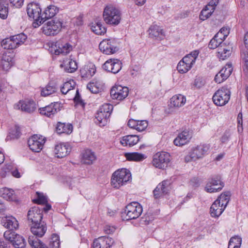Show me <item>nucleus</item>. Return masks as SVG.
I'll use <instances>...</instances> for the list:
<instances>
[{"instance_id":"9b49d317","label":"nucleus","mask_w":248,"mask_h":248,"mask_svg":"<svg viewBox=\"0 0 248 248\" xmlns=\"http://www.w3.org/2000/svg\"><path fill=\"white\" fill-rule=\"evenodd\" d=\"M224 186V184L221 181V176L217 175L213 176L208 179L205 189L207 192H216L220 191Z\"/></svg>"},{"instance_id":"6ab92c4d","label":"nucleus","mask_w":248,"mask_h":248,"mask_svg":"<svg viewBox=\"0 0 248 248\" xmlns=\"http://www.w3.org/2000/svg\"><path fill=\"white\" fill-rule=\"evenodd\" d=\"M232 71V64L227 63L216 75L215 81L217 83H220L226 80L231 74Z\"/></svg>"},{"instance_id":"f257e3e1","label":"nucleus","mask_w":248,"mask_h":248,"mask_svg":"<svg viewBox=\"0 0 248 248\" xmlns=\"http://www.w3.org/2000/svg\"><path fill=\"white\" fill-rule=\"evenodd\" d=\"M210 148V145L207 144H201L192 148L185 157V162L195 161L202 158L208 154Z\"/></svg>"},{"instance_id":"a18cd8bd","label":"nucleus","mask_w":248,"mask_h":248,"mask_svg":"<svg viewBox=\"0 0 248 248\" xmlns=\"http://www.w3.org/2000/svg\"><path fill=\"white\" fill-rule=\"evenodd\" d=\"M75 82L73 80H70L65 82L61 88V91L63 94H66L69 91L75 88Z\"/></svg>"},{"instance_id":"de8ad7c7","label":"nucleus","mask_w":248,"mask_h":248,"mask_svg":"<svg viewBox=\"0 0 248 248\" xmlns=\"http://www.w3.org/2000/svg\"><path fill=\"white\" fill-rule=\"evenodd\" d=\"M214 11L209 9L208 8H206L205 6L201 12L200 14V19L201 20L204 21L208 19L213 13Z\"/></svg>"},{"instance_id":"774afa93","label":"nucleus","mask_w":248,"mask_h":248,"mask_svg":"<svg viewBox=\"0 0 248 248\" xmlns=\"http://www.w3.org/2000/svg\"><path fill=\"white\" fill-rule=\"evenodd\" d=\"M155 199L160 198L162 195H164L163 193L161 192L160 189H157V186L153 191Z\"/></svg>"},{"instance_id":"4be33fe9","label":"nucleus","mask_w":248,"mask_h":248,"mask_svg":"<svg viewBox=\"0 0 248 248\" xmlns=\"http://www.w3.org/2000/svg\"><path fill=\"white\" fill-rule=\"evenodd\" d=\"M191 138V133L188 130H185L178 135L173 143L176 146H181L188 143Z\"/></svg>"},{"instance_id":"b1692460","label":"nucleus","mask_w":248,"mask_h":248,"mask_svg":"<svg viewBox=\"0 0 248 248\" xmlns=\"http://www.w3.org/2000/svg\"><path fill=\"white\" fill-rule=\"evenodd\" d=\"M1 223L5 228L10 229V231L16 229L18 227L17 221L15 217L12 216L5 217L2 218Z\"/></svg>"},{"instance_id":"2f4dec72","label":"nucleus","mask_w":248,"mask_h":248,"mask_svg":"<svg viewBox=\"0 0 248 248\" xmlns=\"http://www.w3.org/2000/svg\"><path fill=\"white\" fill-rule=\"evenodd\" d=\"M186 98L182 94H177L173 96L170 99V104L175 108H180L183 106L186 103Z\"/></svg>"},{"instance_id":"3c124183","label":"nucleus","mask_w":248,"mask_h":248,"mask_svg":"<svg viewBox=\"0 0 248 248\" xmlns=\"http://www.w3.org/2000/svg\"><path fill=\"white\" fill-rule=\"evenodd\" d=\"M191 68L187 65L185 62H182V60H181L177 64V69L178 72L180 73L184 74L188 72Z\"/></svg>"},{"instance_id":"c85d7f7f","label":"nucleus","mask_w":248,"mask_h":248,"mask_svg":"<svg viewBox=\"0 0 248 248\" xmlns=\"http://www.w3.org/2000/svg\"><path fill=\"white\" fill-rule=\"evenodd\" d=\"M56 131L59 134L62 133L69 134L73 131V126L70 124L58 122L56 127Z\"/></svg>"},{"instance_id":"423d86ee","label":"nucleus","mask_w":248,"mask_h":248,"mask_svg":"<svg viewBox=\"0 0 248 248\" xmlns=\"http://www.w3.org/2000/svg\"><path fill=\"white\" fill-rule=\"evenodd\" d=\"M231 92L227 86L222 87L214 94L212 99L214 104L218 106L225 105L230 99Z\"/></svg>"},{"instance_id":"49530a36","label":"nucleus","mask_w":248,"mask_h":248,"mask_svg":"<svg viewBox=\"0 0 248 248\" xmlns=\"http://www.w3.org/2000/svg\"><path fill=\"white\" fill-rule=\"evenodd\" d=\"M16 47L24 44L27 38V36L23 33L18 34L12 36Z\"/></svg>"},{"instance_id":"e2e57ef3","label":"nucleus","mask_w":248,"mask_h":248,"mask_svg":"<svg viewBox=\"0 0 248 248\" xmlns=\"http://www.w3.org/2000/svg\"><path fill=\"white\" fill-rule=\"evenodd\" d=\"M230 134L229 132L226 131L220 138L222 143H226L229 140Z\"/></svg>"},{"instance_id":"c756f323","label":"nucleus","mask_w":248,"mask_h":248,"mask_svg":"<svg viewBox=\"0 0 248 248\" xmlns=\"http://www.w3.org/2000/svg\"><path fill=\"white\" fill-rule=\"evenodd\" d=\"M57 90V84L54 81H50L45 88L42 89L41 94L44 96H48L55 93Z\"/></svg>"},{"instance_id":"79ce46f5","label":"nucleus","mask_w":248,"mask_h":248,"mask_svg":"<svg viewBox=\"0 0 248 248\" xmlns=\"http://www.w3.org/2000/svg\"><path fill=\"white\" fill-rule=\"evenodd\" d=\"M8 14V4L4 0H0V17L5 19Z\"/></svg>"},{"instance_id":"09e8293b","label":"nucleus","mask_w":248,"mask_h":248,"mask_svg":"<svg viewBox=\"0 0 248 248\" xmlns=\"http://www.w3.org/2000/svg\"><path fill=\"white\" fill-rule=\"evenodd\" d=\"M225 43L222 41H219L218 39L216 38V37L211 40L208 45V47L211 49L218 48L220 46H224Z\"/></svg>"},{"instance_id":"7ed1b4c3","label":"nucleus","mask_w":248,"mask_h":248,"mask_svg":"<svg viewBox=\"0 0 248 248\" xmlns=\"http://www.w3.org/2000/svg\"><path fill=\"white\" fill-rule=\"evenodd\" d=\"M131 176L130 171L126 169L117 170L113 173L111 177V185L114 188H119L130 180Z\"/></svg>"},{"instance_id":"6e6552de","label":"nucleus","mask_w":248,"mask_h":248,"mask_svg":"<svg viewBox=\"0 0 248 248\" xmlns=\"http://www.w3.org/2000/svg\"><path fill=\"white\" fill-rule=\"evenodd\" d=\"M170 161V154L165 152H161L156 153L153 156L152 164L155 168L164 170L168 166Z\"/></svg>"},{"instance_id":"5fc2aeb1","label":"nucleus","mask_w":248,"mask_h":248,"mask_svg":"<svg viewBox=\"0 0 248 248\" xmlns=\"http://www.w3.org/2000/svg\"><path fill=\"white\" fill-rule=\"evenodd\" d=\"M148 126V122L145 120L139 121L137 127V130L141 132L144 130Z\"/></svg>"},{"instance_id":"f03ea898","label":"nucleus","mask_w":248,"mask_h":248,"mask_svg":"<svg viewBox=\"0 0 248 248\" xmlns=\"http://www.w3.org/2000/svg\"><path fill=\"white\" fill-rule=\"evenodd\" d=\"M103 18L106 23L117 25L121 20V13L118 9L112 5L107 6L104 10Z\"/></svg>"},{"instance_id":"412c9836","label":"nucleus","mask_w":248,"mask_h":248,"mask_svg":"<svg viewBox=\"0 0 248 248\" xmlns=\"http://www.w3.org/2000/svg\"><path fill=\"white\" fill-rule=\"evenodd\" d=\"M113 243L114 241L110 237H100L93 241V248H110Z\"/></svg>"},{"instance_id":"a211bd4d","label":"nucleus","mask_w":248,"mask_h":248,"mask_svg":"<svg viewBox=\"0 0 248 248\" xmlns=\"http://www.w3.org/2000/svg\"><path fill=\"white\" fill-rule=\"evenodd\" d=\"M60 104L58 102H54L45 107L40 108L39 110L42 115L51 118L60 111Z\"/></svg>"},{"instance_id":"f8f14e48","label":"nucleus","mask_w":248,"mask_h":248,"mask_svg":"<svg viewBox=\"0 0 248 248\" xmlns=\"http://www.w3.org/2000/svg\"><path fill=\"white\" fill-rule=\"evenodd\" d=\"M6 240L10 242L16 248H24L26 244L24 239L21 235L12 231H7L4 233Z\"/></svg>"},{"instance_id":"37998d69","label":"nucleus","mask_w":248,"mask_h":248,"mask_svg":"<svg viewBox=\"0 0 248 248\" xmlns=\"http://www.w3.org/2000/svg\"><path fill=\"white\" fill-rule=\"evenodd\" d=\"M1 45L5 49H13L17 47L12 36L3 39Z\"/></svg>"},{"instance_id":"c9c22d12","label":"nucleus","mask_w":248,"mask_h":248,"mask_svg":"<svg viewBox=\"0 0 248 248\" xmlns=\"http://www.w3.org/2000/svg\"><path fill=\"white\" fill-rule=\"evenodd\" d=\"M61 66L64 67L65 71L68 73H73L78 68L76 62L72 60L64 61L63 63L61 64Z\"/></svg>"},{"instance_id":"39448f33","label":"nucleus","mask_w":248,"mask_h":248,"mask_svg":"<svg viewBox=\"0 0 248 248\" xmlns=\"http://www.w3.org/2000/svg\"><path fill=\"white\" fill-rule=\"evenodd\" d=\"M113 108V106L110 104H105L102 105L95 114L96 119L95 123L100 126L106 125L112 111Z\"/></svg>"},{"instance_id":"58836bf2","label":"nucleus","mask_w":248,"mask_h":248,"mask_svg":"<svg viewBox=\"0 0 248 248\" xmlns=\"http://www.w3.org/2000/svg\"><path fill=\"white\" fill-rule=\"evenodd\" d=\"M91 28L93 32L98 35H102L106 32V28L99 21L92 23Z\"/></svg>"},{"instance_id":"bb28decb","label":"nucleus","mask_w":248,"mask_h":248,"mask_svg":"<svg viewBox=\"0 0 248 248\" xmlns=\"http://www.w3.org/2000/svg\"><path fill=\"white\" fill-rule=\"evenodd\" d=\"M96 159L94 153L91 150H85L82 154L81 162L85 164L90 165Z\"/></svg>"},{"instance_id":"2eb2a0df","label":"nucleus","mask_w":248,"mask_h":248,"mask_svg":"<svg viewBox=\"0 0 248 248\" xmlns=\"http://www.w3.org/2000/svg\"><path fill=\"white\" fill-rule=\"evenodd\" d=\"M110 94L112 99L122 100L128 95V89L121 85L115 86L111 89Z\"/></svg>"},{"instance_id":"338daca9","label":"nucleus","mask_w":248,"mask_h":248,"mask_svg":"<svg viewBox=\"0 0 248 248\" xmlns=\"http://www.w3.org/2000/svg\"><path fill=\"white\" fill-rule=\"evenodd\" d=\"M215 37H216V38L218 39L219 41H221L222 43H223L224 40L225 39L226 37H227V36L225 35V34L222 33L221 31H219L215 35Z\"/></svg>"},{"instance_id":"7c9ffc66","label":"nucleus","mask_w":248,"mask_h":248,"mask_svg":"<svg viewBox=\"0 0 248 248\" xmlns=\"http://www.w3.org/2000/svg\"><path fill=\"white\" fill-rule=\"evenodd\" d=\"M54 151L58 158L66 156L70 153V149L67 146L63 143L56 145Z\"/></svg>"},{"instance_id":"cd10ccee","label":"nucleus","mask_w":248,"mask_h":248,"mask_svg":"<svg viewBox=\"0 0 248 248\" xmlns=\"http://www.w3.org/2000/svg\"><path fill=\"white\" fill-rule=\"evenodd\" d=\"M225 208L220 204L217 201H215L212 204L210 212L212 217H218L224 211Z\"/></svg>"},{"instance_id":"ddd939ff","label":"nucleus","mask_w":248,"mask_h":248,"mask_svg":"<svg viewBox=\"0 0 248 248\" xmlns=\"http://www.w3.org/2000/svg\"><path fill=\"white\" fill-rule=\"evenodd\" d=\"M51 48L56 55H66L72 50V46L68 43L60 39L52 44Z\"/></svg>"},{"instance_id":"864d4df0","label":"nucleus","mask_w":248,"mask_h":248,"mask_svg":"<svg viewBox=\"0 0 248 248\" xmlns=\"http://www.w3.org/2000/svg\"><path fill=\"white\" fill-rule=\"evenodd\" d=\"M205 85L204 80L201 77L197 78L194 82L193 86L197 89H200Z\"/></svg>"},{"instance_id":"f704fd0d","label":"nucleus","mask_w":248,"mask_h":248,"mask_svg":"<svg viewBox=\"0 0 248 248\" xmlns=\"http://www.w3.org/2000/svg\"><path fill=\"white\" fill-rule=\"evenodd\" d=\"M149 35L152 37L158 38L162 39L165 34L163 30L156 25H152L149 29Z\"/></svg>"},{"instance_id":"c03bdc74","label":"nucleus","mask_w":248,"mask_h":248,"mask_svg":"<svg viewBox=\"0 0 248 248\" xmlns=\"http://www.w3.org/2000/svg\"><path fill=\"white\" fill-rule=\"evenodd\" d=\"M170 182L169 180H164L157 186V189H160L164 194H167L170 189Z\"/></svg>"},{"instance_id":"aec40b11","label":"nucleus","mask_w":248,"mask_h":248,"mask_svg":"<svg viewBox=\"0 0 248 248\" xmlns=\"http://www.w3.org/2000/svg\"><path fill=\"white\" fill-rule=\"evenodd\" d=\"M28 219L32 223L41 222L43 218L42 211L38 206L31 208L28 212Z\"/></svg>"},{"instance_id":"e433bc0d","label":"nucleus","mask_w":248,"mask_h":248,"mask_svg":"<svg viewBox=\"0 0 248 248\" xmlns=\"http://www.w3.org/2000/svg\"><path fill=\"white\" fill-rule=\"evenodd\" d=\"M58 12L56 6L50 5L44 11L42 15V18L43 22L45 20L53 17Z\"/></svg>"},{"instance_id":"0eeeda50","label":"nucleus","mask_w":248,"mask_h":248,"mask_svg":"<svg viewBox=\"0 0 248 248\" xmlns=\"http://www.w3.org/2000/svg\"><path fill=\"white\" fill-rule=\"evenodd\" d=\"M27 12L30 18H33L36 22L33 23L35 28L43 23L42 21L41 9L38 3L31 2L27 5Z\"/></svg>"},{"instance_id":"9d476101","label":"nucleus","mask_w":248,"mask_h":248,"mask_svg":"<svg viewBox=\"0 0 248 248\" xmlns=\"http://www.w3.org/2000/svg\"><path fill=\"white\" fill-rule=\"evenodd\" d=\"M62 27V22L59 19H52L45 23L42 28L43 33L46 35L57 34Z\"/></svg>"},{"instance_id":"8fccbe9b","label":"nucleus","mask_w":248,"mask_h":248,"mask_svg":"<svg viewBox=\"0 0 248 248\" xmlns=\"http://www.w3.org/2000/svg\"><path fill=\"white\" fill-rule=\"evenodd\" d=\"M37 198L33 200V202L38 204H44L47 202V197L43 193L37 192Z\"/></svg>"},{"instance_id":"4d7b16f0","label":"nucleus","mask_w":248,"mask_h":248,"mask_svg":"<svg viewBox=\"0 0 248 248\" xmlns=\"http://www.w3.org/2000/svg\"><path fill=\"white\" fill-rule=\"evenodd\" d=\"M241 238L238 236L232 237L229 242V244H232L240 247L241 244Z\"/></svg>"},{"instance_id":"6e6d98bb","label":"nucleus","mask_w":248,"mask_h":248,"mask_svg":"<svg viewBox=\"0 0 248 248\" xmlns=\"http://www.w3.org/2000/svg\"><path fill=\"white\" fill-rule=\"evenodd\" d=\"M2 62H13V54L10 52H6L3 54Z\"/></svg>"},{"instance_id":"1a4fd4ad","label":"nucleus","mask_w":248,"mask_h":248,"mask_svg":"<svg viewBox=\"0 0 248 248\" xmlns=\"http://www.w3.org/2000/svg\"><path fill=\"white\" fill-rule=\"evenodd\" d=\"M101 52L106 55H111L117 52L119 50L117 40L114 39H104L99 45Z\"/></svg>"},{"instance_id":"052dcab7","label":"nucleus","mask_w":248,"mask_h":248,"mask_svg":"<svg viewBox=\"0 0 248 248\" xmlns=\"http://www.w3.org/2000/svg\"><path fill=\"white\" fill-rule=\"evenodd\" d=\"M116 228L114 226L110 225H106L104 228V231L106 234H111L114 232Z\"/></svg>"},{"instance_id":"603ef678","label":"nucleus","mask_w":248,"mask_h":248,"mask_svg":"<svg viewBox=\"0 0 248 248\" xmlns=\"http://www.w3.org/2000/svg\"><path fill=\"white\" fill-rule=\"evenodd\" d=\"M153 220L154 217L152 215H150L149 213H147L141 217V223L143 225H147Z\"/></svg>"},{"instance_id":"5701e85b","label":"nucleus","mask_w":248,"mask_h":248,"mask_svg":"<svg viewBox=\"0 0 248 248\" xmlns=\"http://www.w3.org/2000/svg\"><path fill=\"white\" fill-rule=\"evenodd\" d=\"M47 227L46 224L41 222L32 223L31 227V231L33 236L37 238L42 237L46 233Z\"/></svg>"},{"instance_id":"680f3d73","label":"nucleus","mask_w":248,"mask_h":248,"mask_svg":"<svg viewBox=\"0 0 248 248\" xmlns=\"http://www.w3.org/2000/svg\"><path fill=\"white\" fill-rule=\"evenodd\" d=\"M87 87L92 93H96L99 91V89L96 87L94 83L88 84Z\"/></svg>"},{"instance_id":"13d9d810","label":"nucleus","mask_w":248,"mask_h":248,"mask_svg":"<svg viewBox=\"0 0 248 248\" xmlns=\"http://www.w3.org/2000/svg\"><path fill=\"white\" fill-rule=\"evenodd\" d=\"M218 2L219 0H211L205 6L206 7V8H208L209 9L214 12Z\"/></svg>"},{"instance_id":"473e14b6","label":"nucleus","mask_w":248,"mask_h":248,"mask_svg":"<svg viewBox=\"0 0 248 248\" xmlns=\"http://www.w3.org/2000/svg\"><path fill=\"white\" fill-rule=\"evenodd\" d=\"M231 53V47L229 46H220L217 48V57L220 60H224L228 58Z\"/></svg>"},{"instance_id":"4c0bfd02","label":"nucleus","mask_w":248,"mask_h":248,"mask_svg":"<svg viewBox=\"0 0 248 248\" xmlns=\"http://www.w3.org/2000/svg\"><path fill=\"white\" fill-rule=\"evenodd\" d=\"M124 156L129 161H140L145 158L144 155L137 152L127 153Z\"/></svg>"},{"instance_id":"4468645a","label":"nucleus","mask_w":248,"mask_h":248,"mask_svg":"<svg viewBox=\"0 0 248 248\" xmlns=\"http://www.w3.org/2000/svg\"><path fill=\"white\" fill-rule=\"evenodd\" d=\"M45 140L42 136L34 135L29 138L28 143L30 149L34 152H39L42 149Z\"/></svg>"},{"instance_id":"69168bd1","label":"nucleus","mask_w":248,"mask_h":248,"mask_svg":"<svg viewBox=\"0 0 248 248\" xmlns=\"http://www.w3.org/2000/svg\"><path fill=\"white\" fill-rule=\"evenodd\" d=\"M14 62L1 61V66L2 69L5 71L8 70L13 65Z\"/></svg>"},{"instance_id":"20e7f679","label":"nucleus","mask_w":248,"mask_h":248,"mask_svg":"<svg viewBox=\"0 0 248 248\" xmlns=\"http://www.w3.org/2000/svg\"><path fill=\"white\" fill-rule=\"evenodd\" d=\"M142 210V207L139 203L136 202H132L125 207L122 217L126 220L135 219L140 217Z\"/></svg>"},{"instance_id":"a19ab883","label":"nucleus","mask_w":248,"mask_h":248,"mask_svg":"<svg viewBox=\"0 0 248 248\" xmlns=\"http://www.w3.org/2000/svg\"><path fill=\"white\" fill-rule=\"evenodd\" d=\"M230 196L231 193L229 191L225 192L221 194L216 201L220 202L221 205L225 208L229 202Z\"/></svg>"},{"instance_id":"ea45409f","label":"nucleus","mask_w":248,"mask_h":248,"mask_svg":"<svg viewBox=\"0 0 248 248\" xmlns=\"http://www.w3.org/2000/svg\"><path fill=\"white\" fill-rule=\"evenodd\" d=\"M11 166H8L6 168L4 169V171L2 170L0 174L2 177H5L8 174H11L12 176L16 178H20V174L18 170L16 168L15 169H11Z\"/></svg>"},{"instance_id":"bf43d9fd","label":"nucleus","mask_w":248,"mask_h":248,"mask_svg":"<svg viewBox=\"0 0 248 248\" xmlns=\"http://www.w3.org/2000/svg\"><path fill=\"white\" fill-rule=\"evenodd\" d=\"M12 6L17 8H20L23 4L24 0H9Z\"/></svg>"},{"instance_id":"a878e982","label":"nucleus","mask_w":248,"mask_h":248,"mask_svg":"<svg viewBox=\"0 0 248 248\" xmlns=\"http://www.w3.org/2000/svg\"><path fill=\"white\" fill-rule=\"evenodd\" d=\"M199 54V51L195 50L185 56L182 60V62H185L191 68L195 64L196 60Z\"/></svg>"},{"instance_id":"dca6fc26","label":"nucleus","mask_w":248,"mask_h":248,"mask_svg":"<svg viewBox=\"0 0 248 248\" xmlns=\"http://www.w3.org/2000/svg\"><path fill=\"white\" fill-rule=\"evenodd\" d=\"M122 63L116 59H110L107 61L103 64V68L108 72L113 74L118 73L122 69Z\"/></svg>"},{"instance_id":"0e129e2a","label":"nucleus","mask_w":248,"mask_h":248,"mask_svg":"<svg viewBox=\"0 0 248 248\" xmlns=\"http://www.w3.org/2000/svg\"><path fill=\"white\" fill-rule=\"evenodd\" d=\"M138 123V120L131 119L128 121L127 125L129 127L137 130Z\"/></svg>"},{"instance_id":"f3484780","label":"nucleus","mask_w":248,"mask_h":248,"mask_svg":"<svg viewBox=\"0 0 248 248\" xmlns=\"http://www.w3.org/2000/svg\"><path fill=\"white\" fill-rule=\"evenodd\" d=\"M16 109H21L28 113L33 112L36 108L35 103L31 100H20L14 106Z\"/></svg>"},{"instance_id":"393cba45","label":"nucleus","mask_w":248,"mask_h":248,"mask_svg":"<svg viewBox=\"0 0 248 248\" xmlns=\"http://www.w3.org/2000/svg\"><path fill=\"white\" fill-rule=\"evenodd\" d=\"M140 139L136 135H129L124 136L122 138L120 142L124 146H129L130 147L136 145Z\"/></svg>"},{"instance_id":"72a5a7b5","label":"nucleus","mask_w":248,"mask_h":248,"mask_svg":"<svg viewBox=\"0 0 248 248\" xmlns=\"http://www.w3.org/2000/svg\"><path fill=\"white\" fill-rule=\"evenodd\" d=\"M0 196L7 201H12L16 199L14 191L7 187H3L0 189Z\"/></svg>"}]
</instances>
